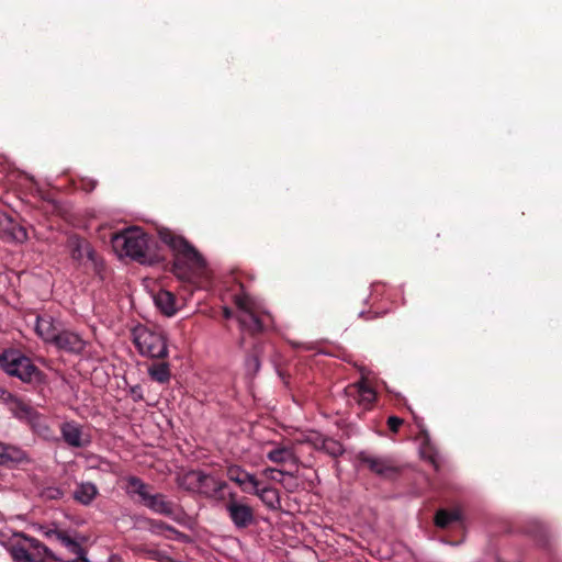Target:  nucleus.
<instances>
[{
    "mask_svg": "<svg viewBox=\"0 0 562 562\" xmlns=\"http://www.w3.org/2000/svg\"><path fill=\"white\" fill-rule=\"evenodd\" d=\"M202 471L191 470L187 471L177 477L178 486L192 493H196L199 490V484L202 477Z\"/></svg>",
    "mask_w": 562,
    "mask_h": 562,
    "instance_id": "obj_20",
    "label": "nucleus"
},
{
    "mask_svg": "<svg viewBox=\"0 0 562 562\" xmlns=\"http://www.w3.org/2000/svg\"><path fill=\"white\" fill-rule=\"evenodd\" d=\"M43 533L46 538L59 542L69 553L74 554L72 562H88L86 550L68 531L58 528H43Z\"/></svg>",
    "mask_w": 562,
    "mask_h": 562,
    "instance_id": "obj_10",
    "label": "nucleus"
},
{
    "mask_svg": "<svg viewBox=\"0 0 562 562\" xmlns=\"http://www.w3.org/2000/svg\"><path fill=\"white\" fill-rule=\"evenodd\" d=\"M24 458L25 453L23 450L12 446H5L0 442V464L19 462L22 461Z\"/></svg>",
    "mask_w": 562,
    "mask_h": 562,
    "instance_id": "obj_25",
    "label": "nucleus"
},
{
    "mask_svg": "<svg viewBox=\"0 0 562 562\" xmlns=\"http://www.w3.org/2000/svg\"><path fill=\"white\" fill-rule=\"evenodd\" d=\"M115 247H121L132 259L149 266L159 263L164 256L159 254L157 241L140 228L127 229L113 238Z\"/></svg>",
    "mask_w": 562,
    "mask_h": 562,
    "instance_id": "obj_3",
    "label": "nucleus"
},
{
    "mask_svg": "<svg viewBox=\"0 0 562 562\" xmlns=\"http://www.w3.org/2000/svg\"><path fill=\"white\" fill-rule=\"evenodd\" d=\"M0 238L5 241L23 243L27 239V232L16 217L0 212Z\"/></svg>",
    "mask_w": 562,
    "mask_h": 562,
    "instance_id": "obj_11",
    "label": "nucleus"
},
{
    "mask_svg": "<svg viewBox=\"0 0 562 562\" xmlns=\"http://www.w3.org/2000/svg\"><path fill=\"white\" fill-rule=\"evenodd\" d=\"M276 474H279V475H293L291 474L290 472H286V471H282V470H277V469H273V468H267L263 470V475L270 480H273V481H277V482H281V479L278 477Z\"/></svg>",
    "mask_w": 562,
    "mask_h": 562,
    "instance_id": "obj_35",
    "label": "nucleus"
},
{
    "mask_svg": "<svg viewBox=\"0 0 562 562\" xmlns=\"http://www.w3.org/2000/svg\"><path fill=\"white\" fill-rule=\"evenodd\" d=\"M220 481L221 480H217L214 476L203 472L200 484H199L200 486H199V490L196 493H199L205 497H209L210 494L212 493L213 488L216 486V484Z\"/></svg>",
    "mask_w": 562,
    "mask_h": 562,
    "instance_id": "obj_28",
    "label": "nucleus"
},
{
    "mask_svg": "<svg viewBox=\"0 0 562 562\" xmlns=\"http://www.w3.org/2000/svg\"><path fill=\"white\" fill-rule=\"evenodd\" d=\"M414 418H415V423L417 424V426H418V427H422V424L419 423L418 417L414 416Z\"/></svg>",
    "mask_w": 562,
    "mask_h": 562,
    "instance_id": "obj_41",
    "label": "nucleus"
},
{
    "mask_svg": "<svg viewBox=\"0 0 562 562\" xmlns=\"http://www.w3.org/2000/svg\"><path fill=\"white\" fill-rule=\"evenodd\" d=\"M353 389L357 392L355 396L357 403L366 411L371 409L376 400L373 389L364 383L353 385Z\"/></svg>",
    "mask_w": 562,
    "mask_h": 562,
    "instance_id": "obj_21",
    "label": "nucleus"
},
{
    "mask_svg": "<svg viewBox=\"0 0 562 562\" xmlns=\"http://www.w3.org/2000/svg\"><path fill=\"white\" fill-rule=\"evenodd\" d=\"M0 368L11 376L20 379L24 383H41L44 373L23 355L20 350L8 349L0 356Z\"/></svg>",
    "mask_w": 562,
    "mask_h": 562,
    "instance_id": "obj_4",
    "label": "nucleus"
},
{
    "mask_svg": "<svg viewBox=\"0 0 562 562\" xmlns=\"http://www.w3.org/2000/svg\"><path fill=\"white\" fill-rule=\"evenodd\" d=\"M322 449L329 456L336 458L344 453V447L340 442L334 439L326 438L322 442Z\"/></svg>",
    "mask_w": 562,
    "mask_h": 562,
    "instance_id": "obj_29",
    "label": "nucleus"
},
{
    "mask_svg": "<svg viewBox=\"0 0 562 562\" xmlns=\"http://www.w3.org/2000/svg\"><path fill=\"white\" fill-rule=\"evenodd\" d=\"M228 487V484L227 482L225 481H220L216 486L213 488L212 493L210 494V496L207 498H213L217 502H227L228 499V494L226 495L225 494V491L227 490Z\"/></svg>",
    "mask_w": 562,
    "mask_h": 562,
    "instance_id": "obj_30",
    "label": "nucleus"
},
{
    "mask_svg": "<svg viewBox=\"0 0 562 562\" xmlns=\"http://www.w3.org/2000/svg\"><path fill=\"white\" fill-rule=\"evenodd\" d=\"M461 519H462V516H461V512L459 509L456 508V509L449 510V509L441 508L436 512L434 521L437 527L447 528L452 522L461 521Z\"/></svg>",
    "mask_w": 562,
    "mask_h": 562,
    "instance_id": "obj_23",
    "label": "nucleus"
},
{
    "mask_svg": "<svg viewBox=\"0 0 562 562\" xmlns=\"http://www.w3.org/2000/svg\"><path fill=\"white\" fill-rule=\"evenodd\" d=\"M145 552L149 559L158 561V562H171L172 561L166 551H161L158 549H147Z\"/></svg>",
    "mask_w": 562,
    "mask_h": 562,
    "instance_id": "obj_32",
    "label": "nucleus"
},
{
    "mask_svg": "<svg viewBox=\"0 0 562 562\" xmlns=\"http://www.w3.org/2000/svg\"><path fill=\"white\" fill-rule=\"evenodd\" d=\"M159 239L172 251L171 271L181 280H190L192 276L204 269L205 260L199 250L183 236L161 227Z\"/></svg>",
    "mask_w": 562,
    "mask_h": 562,
    "instance_id": "obj_1",
    "label": "nucleus"
},
{
    "mask_svg": "<svg viewBox=\"0 0 562 562\" xmlns=\"http://www.w3.org/2000/svg\"><path fill=\"white\" fill-rule=\"evenodd\" d=\"M15 562H43L44 558L57 560L52 550L40 540L23 536L22 541L10 548Z\"/></svg>",
    "mask_w": 562,
    "mask_h": 562,
    "instance_id": "obj_6",
    "label": "nucleus"
},
{
    "mask_svg": "<svg viewBox=\"0 0 562 562\" xmlns=\"http://www.w3.org/2000/svg\"><path fill=\"white\" fill-rule=\"evenodd\" d=\"M52 345L70 353H80L86 346L83 339L71 330H59Z\"/></svg>",
    "mask_w": 562,
    "mask_h": 562,
    "instance_id": "obj_13",
    "label": "nucleus"
},
{
    "mask_svg": "<svg viewBox=\"0 0 562 562\" xmlns=\"http://www.w3.org/2000/svg\"><path fill=\"white\" fill-rule=\"evenodd\" d=\"M249 494L258 496L261 502L270 508H276V504L279 503V494L276 488L272 487H260V485H256V487H251Z\"/></svg>",
    "mask_w": 562,
    "mask_h": 562,
    "instance_id": "obj_24",
    "label": "nucleus"
},
{
    "mask_svg": "<svg viewBox=\"0 0 562 562\" xmlns=\"http://www.w3.org/2000/svg\"><path fill=\"white\" fill-rule=\"evenodd\" d=\"M451 544H458L460 541L450 542Z\"/></svg>",
    "mask_w": 562,
    "mask_h": 562,
    "instance_id": "obj_42",
    "label": "nucleus"
},
{
    "mask_svg": "<svg viewBox=\"0 0 562 562\" xmlns=\"http://www.w3.org/2000/svg\"><path fill=\"white\" fill-rule=\"evenodd\" d=\"M403 425V419L397 416H390L387 418V426L392 432H397Z\"/></svg>",
    "mask_w": 562,
    "mask_h": 562,
    "instance_id": "obj_36",
    "label": "nucleus"
},
{
    "mask_svg": "<svg viewBox=\"0 0 562 562\" xmlns=\"http://www.w3.org/2000/svg\"><path fill=\"white\" fill-rule=\"evenodd\" d=\"M35 431L46 440H53L56 438L53 429L46 424L38 423L35 425Z\"/></svg>",
    "mask_w": 562,
    "mask_h": 562,
    "instance_id": "obj_34",
    "label": "nucleus"
},
{
    "mask_svg": "<svg viewBox=\"0 0 562 562\" xmlns=\"http://www.w3.org/2000/svg\"><path fill=\"white\" fill-rule=\"evenodd\" d=\"M156 306L166 316H172L177 312L176 296L167 290H160L154 297Z\"/></svg>",
    "mask_w": 562,
    "mask_h": 562,
    "instance_id": "obj_18",
    "label": "nucleus"
},
{
    "mask_svg": "<svg viewBox=\"0 0 562 562\" xmlns=\"http://www.w3.org/2000/svg\"><path fill=\"white\" fill-rule=\"evenodd\" d=\"M223 316L226 318V319H229L233 317V311L229 308V307H224L223 308Z\"/></svg>",
    "mask_w": 562,
    "mask_h": 562,
    "instance_id": "obj_39",
    "label": "nucleus"
},
{
    "mask_svg": "<svg viewBox=\"0 0 562 562\" xmlns=\"http://www.w3.org/2000/svg\"><path fill=\"white\" fill-rule=\"evenodd\" d=\"M245 499L238 498L236 492H229L225 504V510L237 529H245L255 522V510Z\"/></svg>",
    "mask_w": 562,
    "mask_h": 562,
    "instance_id": "obj_9",
    "label": "nucleus"
},
{
    "mask_svg": "<svg viewBox=\"0 0 562 562\" xmlns=\"http://www.w3.org/2000/svg\"><path fill=\"white\" fill-rule=\"evenodd\" d=\"M259 353H260V345L255 344L254 348L247 359L248 367H252L256 371L260 367Z\"/></svg>",
    "mask_w": 562,
    "mask_h": 562,
    "instance_id": "obj_33",
    "label": "nucleus"
},
{
    "mask_svg": "<svg viewBox=\"0 0 562 562\" xmlns=\"http://www.w3.org/2000/svg\"><path fill=\"white\" fill-rule=\"evenodd\" d=\"M144 528L150 531L154 535H161L162 531H169L175 535L177 539H184L187 536L172 527L171 525L166 524L162 520L153 519V518H144Z\"/></svg>",
    "mask_w": 562,
    "mask_h": 562,
    "instance_id": "obj_19",
    "label": "nucleus"
},
{
    "mask_svg": "<svg viewBox=\"0 0 562 562\" xmlns=\"http://www.w3.org/2000/svg\"><path fill=\"white\" fill-rule=\"evenodd\" d=\"M148 374L149 376L158 382V383H167L170 380V369L169 363L167 362H159L154 363L148 368Z\"/></svg>",
    "mask_w": 562,
    "mask_h": 562,
    "instance_id": "obj_26",
    "label": "nucleus"
},
{
    "mask_svg": "<svg viewBox=\"0 0 562 562\" xmlns=\"http://www.w3.org/2000/svg\"><path fill=\"white\" fill-rule=\"evenodd\" d=\"M226 475L229 481L236 483L241 492L249 494L251 487H256V485H260V482L257 480L256 475L247 472L240 465L232 464L227 468Z\"/></svg>",
    "mask_w": 562,
    "mask_h": 562,
    "instance_id": "obj_14",
    "label": "nucleus"
},
{
    "mask_svg": "<svg viewBox=\"0 0 562 562\" xmlns=\"http://www.w3.org/2000/svg\"><path fill=\"white\" fill-rule=\"evenodd\" d=\"M33 328L36 335L45 342L52 344L59 329L48 314L35 315Z\"/></svg>",
    "mask_w": 562,
    "mask_h": 562,
    "instance_id": "obj_15",
    "label": "nucleus"
},
{
    "mask_svg": "<svg viewBox=\"0 0 562 562\" xmlns=\"http://www.w3.org/2000/svg\"><path fill=\"white\" fill-rule=\"evenodd\" d=\"M64 490L59 486H48L46 488L43 490L42 492V496L45 498V499H60L64 497Z\"/></svg>",
    "mask_w": 562,
    "mask_h": 562,
    "instance_id": "obj_31",
    "label": "nucleus"
},
{
    "mask_svg": "<svg viewBox=\"0 0 562 562\" xmlns=\"http://www.w3.org/2000/svg\"><path fill=\"white\" fill-rule=\"evenodd\" d=\"M234 303L239 310L236 316L241 331L239 346L245 348V335L257 338L259 335L268 331L273 327V317L270 313L257 306L246 294L235 295Z\"/></svg>",
    "mask_w": 562,
    "mask_h": 562,
    "instance_id": "obj_2",
    "label": "nucleus"
},
{
    "mask_svg": "<svg viewBox=\"0 0 562 562\" xmlns=\"http://www.w3.org/2000/svg\"><path fill=\"white\" fill-rule=\"evenodd\" d=\"M97 187V181L94 180H87V178L81 179V188L86 192H91Z\"/></svg>",
    "mask_w": 562,
    "mask_h": 562,
    "instance_id": "obj_38",
    "label": "nucleus"
},
{
    "mask_svg": "<svg viewBox=\"0 0 562 562\" xmlns=\"http://www.w3.org/2000/svg\"><path fill=\"white\" fill-rule=\"evenodd\" d=\"M21 409L23 411V413H24L25 415H30V414L32 413L31 407H29V406H27V405H25V404H21Z\"/></svg>",
    "mask_w": 562,
    "mask_h": 562,
    "instance_id": "obj_40",
    "label": "nucleus"
},
{
    "mask_svg": "<svg viewBox=\"0 0 562 562\" xmlns=\"http://www.w3.org/2000/svg\"><path fill=\"white\" fill-rule=\"evenodd\" d=\"M151 488L138 476L131 475L126 479V493L131 496L137 495L144 506L151 496Z\"/></svg>",
    "mask_w": 562,
    "mask_h": 562,
    "instance_id": "obj_16",
    "label": "nucleus"
},
{
    "mask_svg": "<svg viewBox=\"0 0 562 562\" xmlns=\"http://www.w3.org/2000/svg\"><path fill=\"white\" fill-rule=\"evenodd\" d=\"M98 493V488L93 483H81L75 490L74 498L82 505H90Z\"/></svg>",
    "mask_w": 562,
    "mask_h": 562,
    "instance_id": "obj_22",
    "label": "nucleus"
},
{
    "mask_svg": "<svg viewBox=\"0 0 562 562\" xmlns=\"http://www.w3.org/2000/svg\"><path fill=\"white\" fill-rule=\"evenodd\" d=\"M293 457L291 449L286 447H278L268 452L267 458L277 464H283Z\"/></svg>",
    "mask_w": 562,
    "mask_h": 562,
    "instance_id": "obj_27",
    "label": "nucleus"
},
{
    "mask_svg": "<svg viewBox=\"0 0 562 562\" xmlns=\"http://www.w3.org/2000/svg\"><path fill=\"white\" fill-rule=\"evenodd\" d=\"M133 341L142 356L156 359L168 357L166 337L160 331L145 326L135 327L133 330Z\"/></svg>",
    "mask_w": 562,
    "mask_h": 562,
    "instance_id": "obj_5",
    "label": "nucleus"
},
{
    "mask_svg": "<svg viewBox=\"0 0 562 562\" xmlns=\"http://www.w3.org/2000/svg\"><path fill=\"white\" fill-rule=\"evenodd\" d=\"M356 459L360 463V467L368 469L381 479L394 480L400 474V467L394 458L390 456H379L368 451H360Z\"/></svg>",
    "mask_w": 562,
    "mask_h": 562,
    "instance_id": "obj_7",
    "label": "nucleus"
},
{
    "mask_svg": "<svg viewBox=\"0 0 562 562\" xmlns=\"http://www.w3.org/2000/svg\"><path fill=\"white\" fill-rule=\"evenodd\" d=\"M130 394L134 402H140L144 400L143 389L139 384L132 386L130 390Z\"/></svg>",
    "mask_w": 562,
    "mask_h": 562,
    "instance_id": "obj_37",
    "label": "nucleus"
},
{
    "mask_svg": "<svg viewBox=\"0 0 562 562\" xmlns=\"http://www.w3.org/2000/svg\"><path fill=\"white\" fill-rule=\"evenodd\" d=\"M147 508L154 513L171 517L173 515V503L166 499L165 495L157 493L151 494L148 502L145 504Z\"/></svg>",
    "mask_w": 562,
    "mask_h": 562,
    "instance_id": "obj_17",
    "label": "nucleus"
},
{
    "mask_svg": "<svg viewBox=\"0 0 562 562\" xmlns=\"http://www.w3.org/2000/svg\"><path fill=\"white\" fill-rule=\"evenodd\" d=\"M67 248L72 260L82 265L85 260L89 261L95 273H100L103 268V261L98 256L91 244L83 237L74 234L67 239Z\"/></svg>",
    "mask_w": 562,
    "mask_h": 562,
    "instance_id": "obj_8",
    "label": "nucleus"
},
{
    "mask_svg": "<svg viewBox=\"0 0 562 562\" xmlns=\"http://www.w3.org/2000/svg\"><path fill=\"white\" fill-rule=\"evenodd\" d=\"M60 434L63 440L71 448H85L91 442L89 435L75 420L63 423L60 425Z\"/></svg>",
    "mask_w": 562,
    "mask_h": 562,
    "instance_id": "obj_12",
    "label": "nucleus"
}]
</instances>
